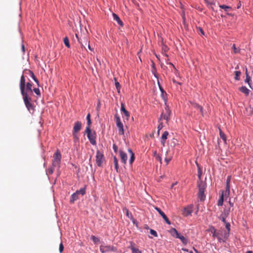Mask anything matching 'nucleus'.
<instances>
[{"instance_id":"f257e3e1","label":"nucleus","mask_w":253,"mask_h":253,"mask_svg":"<svg viewBox=\"0 0 253 253\" xmlns=\"http://www.w3.org/2000/svg\"><path fill=\"white\" fill-rule=\"evenodd\" d=\"M198 186L199 188V192L198 193V198L201 201H204L206 197L205 190L206 188L207 184L205 182L200 180L198 181Z\"/></svg>"},{"instance_id":"f03ea898","label":"nucleus","mask_w":253,"mask_h":253,"mask_svg":"<svg viewBox=\"0 0 253 253\" xmlns=\"http://www.w3.org/2000/svg\"><path fill=\"white\" fill-rule=\"evenodd\" d=\"M85 132L87 134V137L89 140L90 143L93 145L96 144V133L95 131H91L89 127H86Z\"/></svg>"},{"instance_id":"7ed1b4c3","label":"nucleus","mask_w":253,"mask_h":253,"mask_svg":"<svg viewBox=\"0 0 253 253\" xmlns=\"http://www.w3.org/2000/svg\"><path fill=\"white\" fill-rule=\"evenodd\" d=\"M170 233L173 237L179 239L184 245H186L188 244V240L183 236L181 235L174 228H172L170 229Z\"/></svg>"},{"instance_id":"20e7f679","label":"nucleus","mask_w":253,"mask_h":253,"mask_svg":"<svg viewBox=\"0 0 253 253\" xmlns=\"http://www.w3.org/2000/svg\"><path fill=\"white\" fill-rule=\"evenodd\" d=\"M61 155L60 152L57 150L53 155V160L52 165L53 167L59 168L61 162Z\"/></svg>"},{"instance_id":"39448f33","label":"nucleus","mask_w":253,"mask_h":253,"mask_svg":"<svg viewBox=\"0 0 253 253\" xmlns=\"http://www.w3.org/2000/svg\"><path fill=\"white\" fill-rule=\"evenodd\" d=\"M32 84L30 83H27L26 85L24 86V92L23 93H21L22 96H25L26 95L27 96H31V95H33V90L32 88Z\"/></svg>"},{"instance_id":"423d86ee","label":"nucleus","mask_w":253,"mask_h":253,"mask_svg":"<svg viewBox=\"0 0 253 253\" xmlns=\"http://www.w3.org/2000/svg\"><path fill=\"white\" fill-rule=\"evenodd\" d=\"M22 97L24 102L27 109L29 111L34 110V106L33 104L32 103V99L31 96H27L26 95H25V96Z\"/></svg>"},{"instance_id":"0eeeda50","label":"nucleus","mask_w":253,"mask_h":253,"mask_svg":"<svg viewBox=\"0 0 253 253\" xmlns=\"http://www.w3.org/2000/svg\"><path fill=\"white\" fill-rule=\"evenodd\" d=\"M115 118L116 120V125L119 128V133L120 135L124 134V126L123 123L121 122V119L119 116L116 114L115 115Z\"/></svg>"},{"instance_id":"6e6552de","label":"nucleus","mask_w":253,"mask_h":253,"mask_svg":"<svg viewBox=\"0 0 253 253\" xmlns=\"http://www.w3.org/2000/svg\"><path fill=\"white\" fill-rule=\"evenodd\" d=\"M96 163L97 165L101 167L102 166L103 163L104 161V156L103 153H102L100 151L97 150L96 154Z\"/></svg>"},{"instance_id":"1a4fd4ad","label":"nucleus","mask_w":253,"mask_h":253,"mask_svg":"<svg viewBox=\"0 0 253 253\" xmlns=\"http://www.w3.org/2000/svg\"><path fill=\"white\" fill-rule=\"evenodd\" d=\"M100 250L102 253H104L110 252H116L117 251V249L114 246L101 245L100 246Z\"/></svg>"},{"instance_id":"9d476101","label":"nucleus","mask_w":253,"mask_h":253,"mask_svg":"<svg viewBox=\"0 0 253 253\" xmlns=\"http://www.w3.org/2000/svg\"><path fill=\"white\" fill-rule=\"evenodd\" d=\"M190 103L191 104V107L193 108H194L198 111H199V112L201 113V115L203 117L204 116L203 108L202 106L200 105L199 104H198L197 103L192 102V101H190Z\"/></svg>"},{"instance_id":"9b49d317","label":"nucleus","mask_w":253,"mask_h":253,"mask_svg":"<svg viewBox=\"0 0 253 253\" xmlns=\"http://www.w3.org/2000/svg\"><path fill=\"white\" fill-rule=\"evenodd\" d=\"M166 113H162L160 118V120L164 119L166 120L167 121L169 119L170 116L171 114V112L168 106H167L165 108Z\"/></svg>"},{"instance_id":"f8f14e48","label":"nucleus","mask_w":253,"mask_h":253,"mask_svg":"<svg viewBox=\"0 0 253 253\" xmlns=\"http://www.w3.org/2000/svg\"><path fill=\"white\" fill-rule=\"evenodd\" d=\"M155 209L159 212V213L162 216L166 222L168 224H170L171 222L167 217L165 213L159 208L155 207Z\"/></svg>"},{"instance_id":"ddd939ff","label":"nucleus","mask_w":253,"mask_h":253,"mask_svg":"<svg viewBox=\"0 0 253 253\" xmlns=\"http://www.w3.org/2000/svg\"><path fill=\"white\" fill-rule=\"evenodd\" d=\"M26 80L24 75H22L20 78L19 87L21 91V93L24 92V86L26 85Z\"/></svg>"},{"instance_id":"4468645a","label":"nucleus","mask_w":253,"mask_h":253,"mask_svg":"<svg viewBox=\"0 0 253 253\" xmlns=\"http://www.w3.org/2000/svg\"><path fill=\"white\" fill-rule=\"evenodd\" d=\"M129 248L131 250L132 253H141L138 249L135 248V244L133 242H129Z\"/></svg>"},{"instance_id":"2eb2a0df","label":"nucleus","mask_w":253,"mask_h":253,"mask_svg":"<svg viewBox=\"0 0 253 253\" xmlns=\"http://www.w3.org/2000/svg\"><path fill=\"white\" fill-rule=\"evenodd\" d=\"M81 127H82L81 122L80 121H77L74 124L73 132L78 133L81 130Z\"/></svg>"},{"instance_id":"dca6fc26","label":"nucleus","mask_w":253,"mask_h":253,"mask_svg":"<svg viewBox=\"0 0 253 253\" xmlns=\"http://www.w3.org/2000/svg\"><path fill=\"white\" fill-rule=\"evenodd\" d=\"M119 153L122 162L124 164H126L127 159L126 154L121 150L119 151Z\"/></svg>"},{"instance_id":"f3484780","label":"nucleus","mask_w":253,"mask_h":253,"mask_svg":"<svg viewBox=\"0 0 253 253\" xmlns=\"http://www.w3.org/2000/svg\"><path fill=\"white\" fill-rule=\"evenodd\" d=\"M24 73L25 74H29L31 76V77L32 78V79L35 81V82L38 84V85H39V81L37 79V78L36 77L34 73L32 71L29 70H26L24 71Z\"/></svg>"},{"instance_id":"a211bd4d","label":"nucleus","mask_w":253,"mask_h":253,"mask_svg":"<svg viewBox=\"0 0 253 253\" xmlns=\"http://www.w3.org/2000/svg\"><path fill=\"white\" fill-rule=\"evenodd\" d=\"M211 231L212 234V236L214 238H217L219 241H221L222 239L219 233L218 232H216V229L214 227H212Z\"/></svg>"},{"instance_id":"6ab92c4d","label":"nucleus","mask_w":253,"mask_h":253,"mask_svg":"<svg viewBox=\"0 0 253 253\" xmlns=\"http://www.w3.org/2000/svg\"><path fill=\"white\" fill-rule=\"evenodd\" d=\"M169 135V132L167 131H165L161 137V143L164 146L166 140L167 139V137Z\"/></svg>"},{"instance_id":"aec40b11","label":"nucleus","mask_w":253,"mask_h":253,"mask_svg":"<svg viewBox=\"0 0 253 253\" xmlns=\"http://www.w3.org/2000/svg\"><path fill=\"white\" fill-rule=\"evenodd\" d=\"M192 213V210L190 207H186L183 209V214L186 216L190 215Z\"/></svg>"},{"instance_id":"412c9836","label":"nucleus","mask_w":253,"mask_h":253,"mask_svg":"<svg viewBox=\"0 0 253 253\" xmlns=\"http://www.w3.org/2000/svg\"><path fill=\"white\" fill-rule=\"evenodd\" d=\"M113 17L115 20H116L117 23L121 26H123V22L120 19V17L115 13H113Z\"/></svg>"},{"instance_id":"4be33fe9","label":"nucleus","mask_w":253,"mask_h":253,"mask_svg":"<svg viewBox=\"0 0 253 253\" xmlns=\"http://www.w3.org/2000/svg\"><path fill=\"white\" fill-rule=\"evenodd\" d=\"M79 199V195L76 192L75 193H73L72 195L71 199H70V203H74L75 201Z\"/></svg>"},{"instance_id":"5701e85b","label":"nucleus","mask_w":253,"mask_h":253,"mask_svg":"<svg viewBox=\"0 0 253 253\" xmlns=\"http://www.w3.org/2000/svg\"><path fill=\"white\" fill-rule=\"evenodd\" d=\"M121 111H122L125 115L126 117H129V112L126 110L125 108V105L124 103H121Z\"/></svg>"},{"instance_id":"b1692460","label":"nucleus","mask_w":253,"mask_h":253,"mask_svg":"<svg viewBox=\"0 0 253 253\" xmlns=\"http://www.w3.org/2000/svg\"><path fill=\"white\" fill-rule=\"evenodd\" d=\"M128 152L130 155V158L129 160V162L130 164H132L135 159L134 154L133 153L132 151L130 149H129L128 150Z\"/></svg>"},{"instance_id":"393cba45","label":"nucleus","mask_w":253,"mask_h":253,"mask_svg":"<svg viewBox=\"0 0 253 253\" xmlns=\"http://www.w3.org/2000/svg\"><path fill=\"white\" fill-rule=\"evenodd\" d=\"M239 90L241 92L245 94L246 95H248L249 94L250 90L246 86H242L239 88Z\"/></svg>"},{"instance_id":"a878e982","label":"nucleus","mask_w":253,"mask_h":253,"mask_svg":"<svg viewBox=\"0 0 253 253\" xmlns=\"http://www.w3.org/2000/svg\"><path fill=\"white\" fill-rule=\"evenodd\" d=\"M219 129V134L220 138L223 140L224 142L225 143H226V135L221 130L220 128Z\"/></svg>"},{"instance_id":"bb28decb","label":"nucleus","mask_w":253,"mask_h":253,"mask_svg":"<svg viewBox=\"0 0 253 253\" xmlns=\"http://www.w3.org/2000/svg\"><path fill=\"white\" fill-rule=\"evenodd\" d=\"M114 80L115 81V84L116 87L117 89V91L118 93H120V89H121V85L120 84V83L117 81V80L116 78H114Z\"/></svg>"},{"instance_id":"cd10ccee","label":"nucleus","mask_w":253,"mask_h":253,"mask_svg":"<svg viewBox=\"0 0 253 253\" xmlns=\"http://www.w3.org/2000/svg\"><path fill=\"white\" fill-rule=\"evenodd\" d=\"M223 201H224V195H223V193L222 192L220 195V197L218 201L217 205L218 206H221L223 205Z\"/></svg>"},{"instance_id":"c85d7f7f","label":"nucleus","mask_w":253,"mask_h":253,"mask_svg":"<svg viewBox=\"0 0 253 253\" xmlns=\"http://www.w3.org/2000/svg\"><path fill=\"white\" fill-rule=\"evenodd\" d=\"M230 211V208H229L228 209H225L220 215L227 217L228 216Z\"/></svg>"},{"instance_id":"c756f323","label":"nucleus","mask_w":253,"mask_h":253,"mask_svg":"<svg viewBox=\"0 0 253 253\" xmlns=\"http://www.w3.org/2000/svg\"><path fill=\"white\" fill-rule=\"evenodd\" d=\"M114 163L115 165V168L117 172H118L119 170V164H118V161L116 158V157H114Z\"/></svg>"},{"instance_id":"7c9ffc66","label":"nucleus","mask_w":253,"mask_h":253,"mask_svg":"<svg viewBox=\"0 0 253 253\" xmlns=\"http://www.w3.org/2000/svg\"><path fill=\"white\" fill-rule=\"evenodd\" d=\"M235 74V79L237 81H239L240 80V76L241 74V73L240 71H236L234 72Z\"/></svg>"},{"instance_id":"2f4dec72","label":"nucleus","mask_w":253,"mask_h":253,"mask_svg":"<svg viewBox=\"0 0 253 253\" xmlns=\"http://www.w3.org/2000/svg\"><path fill=\"white\" fill-rule=\"evenodd\" d=\"M77 194L78 195H82V196L84 195L85 194V188H82L80 189L79 190H77L76 191Z\"/></svg>"},{"instance_id":"473e14b6","label":"nucleus","mask_w":253,"mask_h":253,"mask_svg":"<svg viewBox=\"0 0 253 253\" xmlns=\"http://www.w3.org/2000/svg\"><path fill=\"white\" fill-rule=\"evenodd\" d=\"M76 132H73L74 142L77 143L79 140V138Z\"/></svg>"},{"instance_id":"72a5a7b5","label":"nucleus","mask_w":253,"mask_h":253,"mask_svg":"<svg viewBox=\"0 0 253 253\" xmlns=\"http://www.w3.org/2000/svg\"><path fill=\"white\" fill-rule=\"evenodd\" d=\"M63 42H64V43L65 45L67 47L69 48V47H70V43H69V39H68V38L67 37H65L64 39Z\"/></svg>"},{"instance_id":"f704fd0d","label":"nucleus","mask_w":253,"mask_h":253,"mask_svg":"<svg viewBox=\"0 0 253 253\" xmlns=\"http://www.w3.org/2000/svg\"><path fill=\"white\" fill-rule=\"evenodd\" d=\"M55 168H56V167H53V166L52 165V166L51 167H50L48 169L47 173L49 174H52L53 173Z\"/></svg>"},{"instance_id":"c9c22d12","label":"nucleus","mask_w":253,"mask_h":253,"mask_svg":"<svg viewBox=\"0 0 253 253\" xmlns=\"http://www.w3.org/2000/svg\"><path fill=\"white\" fill-rule=\"evenodd\" d=\"M219 7H220L222 9H224L226 11L228 10V9H231V7H229L225 5H220Z\"/></svg>"},{"instance_id":"e433bc0d","label":"nucleus","mask_w":253,"mask_h":253,"mask_svg":"<svg viewBox=\"0 0 253 253\" xmlns=\"http://www.w3.org/2000/svg\"><path fill=\"white\" fill-rule=\"evenodd\" d=\"M123 211L124 212L126 213V215L130 218V214H129V211H128V210L127 209H126V208H125L123 209Z\"/></svg>"},{"instance_id":"4c0bfd02","label":"nucleus","mask_w":253,"mask_h":253,"mask_svg":"<svg viewBox=\"0 0 253 253\" xmlns=\"http://www.w3.org/2000/svg\"><path fill=\"white\" fill-rule=\"evenodd\" d=\"M91 239L95 243H96L97 242H98L99 241V240L98 238H97V237H96L95 236H93L92 235L91 236Z\"/></svg>"},{"instance_id":"58836bf2","label":"nucleus","mask_w":253,"mask_h":253,"mask_svg":"<svg viewBox=\"0 0 253 253\" xmlns=\"http://www.w3.org/2000/svg\"><path fill=\"white\" fill-rule=\"evenodd\" d=\"M251 80V77H250V76L249 75H247V76H246V78L245 79V82L249 84L250 87H251L250 85Z\"/></svg>"},{"instance_id":"ea45409f","label":"nucleus","mask_w":253,"mask_h":253,"mask_svg":"<svg viewBox=\"0 0 253 253\" xmlns=\"http://www.w3.org/2000/svg\"><path fill=\"white\" fill-rule=\"evenodd\" d=\"M232 48L234 50V53H237L239 52L240 49L236 47L235 44H233Z\"/></svg>"},{"instance_id":"a19ab883","label":"nucleus","mask_w":253,"mask_h":253,"mask_svg":"<svg viewBox=\"0 0 253 253\" xmlns=\"http://www.w3.org/2000/svg\"><path fill=\"white\" fill-rule=\"evenodd\" d=\"M230 189V188H229V184H226V190H225V196L226 195H229V192H230V189Z\"/></svg>"},{"instance_id":"79ce46f5","label":"nucleus","mask_w":253,"mask_h":253,"mask_svg":"<svg viewBox=\"0 0 253 253\" xmlns=\"http://www.w3.org/2000/svg\"><path fill=\"white\" fill-rule=\"evenodd\" d=\"M34 91V92L38 95H40L41 93L39 89L38 88H35L33 90V92Z\"/></svg>"},{"instance_id":"37998d69","label":"nucleus","mask_w":253,"mask_h":253,"mask_svg":"<svg viewBox=\"0 0 253 253\" xmlns=\"http://www.w3.org/2000/svg\"><path fill=\"white\" fill-rule=\"evenodd\" d=\"M225 227H226V228L228 230V234L229 233V231L230 230V223H228V222L226 223V224H225Z\"/></svg>"},{"instance_id":"c03bdc74","label":"nucleus","mask_w":253,"mask_h":253,"mask_svg":"<svg viewBox=\"0 0 253 253\" xmlns=\"http://www.w3.org/2000/svg\"><path fill=\"white\" fill-rule=\"evenodd\" d=\"M150 233L151 235L154 236L155 237H157L158 235L156 231L153 229L150 230Z\"/></svg>"},{"instance_id":"a18cd8bd","label":"nucleus","mask_w":253,"mask_h":253,"mask_svg":"<svg viewBox=\"0 0 253 253\" xmlns=\"http://www.w3.org/2000/svg\"><path fill=\"white\" fill-rule=\"evenodd\" d=\"M63 250H64V246H63V244L61 243L60 244L59 247V250L60 253H62L63 251Z\"/></svg>"},{"instance_id":"49530a36","label":"nucleus","mask_w":253,"mask_h":253,"mask_svg":"<svg viewBox=\"0 0 253 253\" xmlns=\"http://www.w3.org/2000/svg\"><path fill=\"white\" fill-rule=\"evenodd\" d=\"M219 219L223 222H224L225 224H226V223H227L226 221V217H224V216H221L220 215V217H219Z\"/></svg>"},{"instance_id":"de8ad7c7","label":"nucleus","mask_w":253,"mask_h":253,"mask_svg":"<svg viewBox=\"0 0 253 253\" xmlns=\"http://www.w3.org/2000/svg\"><path fill=\"white\" fill-rule=\"evenodd\" d=\"M155 158L157 161H159L161 163H162V158L159 155H156Z\"/></svg>"},{"instance_id":"09e8293b","label":"nucleus","mask_w":253,"mask_h":253,"mask_svg":"<svg viewBox=\"0 0 253 253\" xmlns=\"http://www.w3.org/2000/svg\"><path fill=\"white\" fill-rule=\"evenodd\" d=\"M163 127V124H162V123H161L159 125V126H158V133H159L160 130L161 129H162Z\"/></svg>"},{"instance_id":"8fccbe9b","label":"nucleus","mask_w":253,"mask_h":253,"mask_svg":"<svg viewBox=\"0 0 253 253\" xmlns=\"http://www.w3.org/2000/svg\"><path fill=\"white\" fill-rule=\"evenodd\" d=\"M113 148L115 152H116L117 151L118 147L115 144H114L113 145Z\"/></svg>"},{"instance_id":"3c124183","label":"nucleus","mask_w":253,"mask_h":253,"mask_svg":"<svg viewBox=\"0 0 253 253\" xmlns=\"http://www.w3.org/2000/svg\"><path fill=\"white\" fill-rule=\"evenodd\" d=\"M130 219L132 220V221L133 222V224H135L136 220L133 218V216H132V215L131 214H130Z\"/></svg>"},{"instance_id":"603ef678","label":"nucleus","mask_w":253,"mask_h":253,"mask_svg":"<svg viewBox=\"0 0 253 253\" xmlns=\"http://www.w3.org/2000/svg\"><path fill=\"white\" fill-rule=\"evenodd\" d=\"M170 160H171V158H166L165 159V161L166 162L167 165H168L169 164V162Z\"/></svg>"},{"instance_id":"864d4df0","label":"nucleus","mask_w":253,"mask_h":253,"mask_svg":"<svg viewBox=\"0 0 253 253\" xmlns=\"http://www.w3.org/2000/svg\"><path fill=\"white\" fill-rule=\"evenodd\" d=\"M230 179H231V176H228L227 178V180H226V184H229L230 182Z\"/></svg>"},{"instance_id":"5fc2aeb1","label":"nucleus","mask_w":253,"mask_h":253,"mask_svg":"<svg viewBox=\"0 0 253 253\" xmlns=\"http://www.w3.org/2000/svg\"><path fill=\"white\" fill-rule=\"evenodd\" d=\"M91 120H87V126L86 127H89V128H90V126L91 125Z\"/></svg>"},{"instance_id":"6e6d98bb","label":"nucleus","mask_w":253,"mask_h":253,"mask_svg":"<svg viewBox=\"0 0 253 253\" xmlns=\"http://www.w3.org/2000/svg\"><path fill=\"white\" fill-rule=\"evenodd\" d=\"M163 49L165 51H167L168 50V48L166 45H164L163 47Z\"/></svg>"},{"instance_id":"4d7b16f0","label":"nucleus","mask_w":253,"mask_h":253,"mask_svg":"<svg viewBox=\"0 0 253 253\" xmlns=\"http://www.w3.org/2000/svg\"><path fill=\"white\" fill-rule=\"evenodd\" d=\"M241 1H240L237 4V8L239 9L241 7Z\"/></svg>"},{"instance_id":"13d9d810","label":"nucleus","mask_w":253,"mask_h":253,"mask_svg":"<svg viewBox=\"0 0 253 253\" xmlns=\"http://www.w3.org/2000/svg\"><path fill=\"white\" fill-rule=\"evenodd\" d=\"M86 120H87H87H90V114H87V115L86 116Z\"/></svg>"},{"instance_id":"bf43d9fd","label":"nucleus","mask_w":253,"mask_h":253,"mask_svg":"<svg viewBox=\"0 0 253 253\" xmlns=\"http://www.w3.org/2000/svg\"><path fill=\"white\" fill-rule=\"evenodd\" d=\"M205 0L208 4H211L212 2L211 0Z\"/></svg>"},{"instance_id":"052dcab7","label":"nucleus","mask_w":253,"mask_h":253,"mask_svg":"<svg viewBox=\"0 0 253 253\" xmlns=\"http://www.w3.org/2000/svg\"><path fill=\"white\" fill-rule=\"evenodd\" d=\"M88 49H89L90 50H91V51H93V48H92L90 47V45H89V44H88Z\"/></svg>"},{"instance_id":"680f3d73","label":"nucleus","mask_w":253,"mask_h":253,"mask_svg":"<svg viewBox=\"0 0 253 253\" xmlns=\"http://www.w3.org/2000/svg\"><path fill=\"white\" fill-rule=\"evenodd\" d=\"M22 50L23 52H25V48H24V45L23 44L22 45Z\"/></svg>"},{"instance_id":"e2e57ef3","label":"nucleus","mask_w":253,"mask_h":253,"mask_svg":"<svg viewBox=\"0 0 253 253\" xmlns=\"http://www.w3.org/2000/svg\"><path fill=\"white\" fill-rule=\"evenodd\" d=\"M160 89H161V91H162V93L163 94L164 93H166V92L164 91V90H163V89L161 87H160Z\"/></svg>"},{"instance_id":"0e129e2a","label":"nucleus","mask_w":253,"mask_h":253,"mask_svg":"<svg viewBox=\"0 0 253 253\" xmlns=\"http://www.w3.org/2000/svg\"><path fill=\"white\" fill-rule=\"evenodd\" d=\"M245 72H246V76H247V75H249L248 73V70H247V68H246Z\"/></svg>"},{"instance_id":"69168bd1","label":"nucleus","mask_w":253,"mask_h":253,"mask_svg":"<svg viewBox=\"0 0 253 253\" xmlns=\"http://www.w3.org/2000/svg\"><path fill=\"white\" fill-rule=\"evenodd\" d=\"M229 203L230 205V207H232L233 206V204L230 201H229Z\"/></svg>"},{"instance_id":"338daca9","label":"nucleus","mask_w":253,"mask_h":253,"mask_svg":"<svg viewBox=\"0 0 253 253\" xmlns=\"http://www.w3.org/2000/svg\"><path fill=\"white\" fill-rule=\"evenodd\" d=\"M156 155H158V154H157V152H156V151H155V152H154V156L155 157H156Z\"/></svg>"},{"instance_id":"774afa93","label":"nucleus","mask_w":253,"mask_h":253,"mask_svg":"<svg viewBox=\"0 0 253 253\" xmlns=\"http://www.w3.org/2000/svg\"><path fill=\"white\" fill-rule=\"evenodd\" d=\"M246 253H253V252L252 251H248Z\"/></svg>"}]
</instances>
